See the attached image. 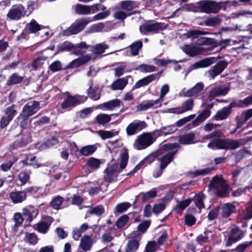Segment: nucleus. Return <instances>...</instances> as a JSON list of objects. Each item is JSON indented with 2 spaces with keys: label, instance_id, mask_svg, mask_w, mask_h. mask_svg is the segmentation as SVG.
Wrapping results in <instances>:
<instances>
[{
  "label": "nucleus",
  "instance_id": "1",
  "mask_svg": "<svg viewBox=\"0 0 252 252\" xmlns=\"http://www.w3.org/2000/svg\"><path fill=\"white\" fill-rule=\"evenodd\" d=\"M179 148L180 146L177 143H169L163 145L158 150L157 154L160 164L159 167L153 172V176L155 178H158L162 174L164 169L172 160Z\"/></svg>",
  "mask_w": 252,
  "mask_h": 252
},
{
  "label": "nucleus",
  "instance_id": "2",
  "mask_svg": "<svg viewBox=\"0 0 252 252\" xmlns=\"http://www.w3.org/2000/svg\"><path fill=\"white\" fill-rule=\"evenodd\" d=\"M128 159V152L125 150L121 156V169L118 168V165L116 163L109 164L104 171V179L105 182L110 183L116 178L123 169L126 166Z\"/></svg>",
  "mask_w": 252,
  "mask_h": 252
},
{
  "label": "nucleus",
  "instance_id": "3",
  "mask_svg": "<svg viewBox=\"0 0 252 252\" xmlns=\"http://www.w3.org/2000/svg\"><path fill=\"white\" fill-rule=\"evenodd\" d=\"M236 1L217 2L214 1H204L199 4V8L200 10L207 14L217 13L220 9L226 10V6L228 5H235L237 4Z\"/></svg>",
  "mask_w": 252,
  "mask_h": 252
},
{
  "label": "nucleus",
  "instance_id": "4",
  "mask_svg": "<svg viewBox=\"0 0 252 252\" xmlns=\"http://www.w3.org/2000/svg\"><path fill=\"white\" fill-rule=\"evenodd\" d=\"M242 145L241 140H233L230 139H214L210 142L207 147L213 150L223 149V150H235Z\"/></svg>",
  "mask_w": 252,
  "mask_h": 252
},
{
  "label": "nucleus",
  "instance_id": "5",
  "mask_svg": "<svg viewBox=\"0 0 252 252\" xmlns=\"http://www.w3.org/2000/svg\"><path fill=\"white\" fill-rule=\"evenodd\" d=\"M157 136L155 131L143 132L138 135L133 144V148L137 150L146 149L151 146L156 140Z\"/></svg>",
  "mask_w": 252,
  "mask_h": 252
},
{
  "label": "nucleus",
  "instance_id": "6",
  "mask_svg": "<svg viewBox=\"0 0 252 252\" xmlns=\"http://www.w3.org/2000/svg\"><path fill=\"white\" fill-rule=\"evenodd\" d=\"M64 94L66 95V97L64 99L61 105L58 107V110L60 113H63L62 109L65 110L74 107L85 102L88 99L87 96L85 95L79 94L71 95L67 92H65Z\"/></svg>",
  "mask_w": 252,
  "mask_h": 252
},
{
  "label": "nucleus",
  "instance_id": "7",
  "mask_svg": "<svg viewBox=\"0 0 252 252\" xmlns=\"http://www.w3.org/2000/svg\"><path fill=\"white\" fill-rule=\"evenodd\" d=\"M210 187L219 196L225 197L229 194V186L220 176L214 177L210 183Z\"/></svg>",
  "mask_w": 252,
  "mask_h": 252
},
{
  "label": "nucleus",
  "instance_id": "8",
  "mask_svg": "<svg viewBox=\"0 0 252 252\" xmlns=\"http://www.w3.org/2000/svg\"><path fill=\"white\" fill-rule=\"evenodd\" d=\"M105 9H106V8L104 5L99 3L94 4L90 6L78 4L75 6L76 13L79 15L94 14L98 11L103 10Z\"/></svg>",
  "mask_w": 252,
  "mask_h": 252
},
{
  "label": "nucleus",
  "instance_id": "9",
  "mask_svg": "<svg viewBox=\"0 0 252 252\" xmlns=\"http://www.w3.org/2000/svg\"><path fill=\"white\" fill-rule=\"evenodd\" d=\"M89 23H90L89 18L77 20L68 28L63 31V34L65 36L77 34L82 31Z\"/></svg>",
  "mask_w": 252,
  "mask_h": 252
},
{
  "label": "nucleus",
  "instance_id": "10",
  "mask_svg": "<svg viewBox=\"0 0 252 252\" xmlns=\"http://www.w3.org/2000/svg\"><path fill=\"white\" fill-rule=\"evenodd\" d=\"M39 109V104L38 102L32 101L29 102L23 107V111L18 119L23 118L26 121L28 118L36 113Z\"/></svg>",
  "mask_w": 252,
  "mask_h": 252
},
{
  "label": "nucleus",
  "instance_id": "11",
  "mask_svg": "<svg viewBox=\"0 0 252 252\" xmlns=\"http://www.w3.org/2000/svg\"><path fill=\"white\" fill-rule=\"evenodd\" d=\"M25 7L21 4L13 5L7 14V18L12 20H19L26 15Z\"/></svg>",
  "mask_w": 252,
  "mask_h": 252
},
{
  "label": "nucleus",
  "instance_id": "12",
  "mask_svg": "<svg viewBox=\"0 0 252 252\" xmlns=\"http://www.w3.org/2000/svg\"><path fill=\"white\" fill-rule=\"evenodd\" d=\"M147 126L145 121L136 120L130 123L126 127V130L128 136L135 135Z\"/></svg>",
  "mask_w": 252,
  "mask_h": 252
},
{
  "label": "nucleus",
  "instance_id": "13",
  "mask_svg": "<svg viewBox=\"0 0 252 252\" xmlns=\"http://www.w3.org/2000/svg\"><path fill=\"white\" fill-rule=\"evenodd\" d=\"M182 50L188 55L190 56H194L198 54H207L210 50L199 45H185L182 47Z\"/></svg>",
  "mask_w": 252,
  "mask_h": 252
},
{
  "label": "nucleus",
  "instance_id": "14",
  "mask_svg": "<svg viewBox=\"0 0 252 252\" xmlns=\"http://www.w3.org/2000/svg\"><path fill=\"white\" fill-rule=\"evenodd\" d=\"M244 232L237 227L233 228L229 232L228 239L226 242V246L229 247L233 243H235L241 239L244 236Z\"/></svg>",
  "mask_w": 252,
  "mask_h": 252
},
{
  "label": "nucleus",
  "instance_id": "15",
  "mask_svg": "<svg viewBox=\"0 0 252 252\" xmlns=\"http://www.w3.org/2000/svg\"><path fill=\"white\" fill-rule=\"evenodd\" d=\"M142 40H138L124 49L123 50V54L126 56H136L138 55L139 51L142 49Z\"/></svg>",
  "mask_w": 252,
  "mask_h": 252
},
{
  "label": "nucleus",
  "instance_id": "16",
  "mask_svg": "<svg viewBox=\"0 0 252 252\" xmlns=\"http://www.w3.org/2000/svg\"><path fill=\"white\" fill-rule=\"evenodd\" d=\"M229 91V87L226 86L222 85L213 87L211 88L209 92L208 99L211 101L216 97L225 95Z\"/></svg>",
  "mask_w": 252,
  "mask_h": 252
},
{
  "label": "nucleus",
  "instance_id": "17",
  "mask_svg": "<svg viewBox=\"0 0 252 252\" xmlns=\"http://www.w3.org/2000/svg\"><path fill=\"white\" fill-rule=\"evenodd\" d=\"M227 63L225 61H220L212 69H210L206 73L208 77L211 79L215 78L216 76L221 73L227 66Z\"/></svg>",
  "mask_w": 252,
  "mask_h": 252
},
{
  "label": "nucleus",
  "instance_id": "18",
  "mask_svg": "<svg viewBox=\"0 0 252 252\" xmlns=\"http://www.w3.org/2000/svg\"><path fill=\"white\" fill-rule=\"evenodd\" d=\"M162 104L159 102L157 99L146 100L138 104L136 107L138 111H146L150 108H157L161 106Z\"/></svg>",
  "mask_w": 252,
  "mask_h": 252
},
{
  "label": "nucleus",
  "instance_id": "19",
  "mask_svg": "<svg viewBox=\"0 0 252 252\" xmlns=\"http://www.w3.org/2000/svg\"><path fill=\"white\" fill-rule=\"evenodd\" d=\"M162 25L160 23L145 24L140 27V32L144 34L151 32L155 33L162 30Z\"/></svg>",
  "mask_w": 252,
  "mask_h": 252
},
{
  "label": "nucleus",
  "instance_id": "20",
  "mask_svg": "<svg viewBox=\"0 0 252 252\" xmlns=\"http://www.w3.org/2000/svg\"><path fill=\"white\" fill-rule=\"evenodd\" d=\"M94 243L93 239L89 235H85L80 240L79 249L80 252H87L91 250Z\"/></svg>",
  "mask_w": 252,
  "mask_h": 252
},
{
  "label": "nucleus",
  "instance_id": "21",
  "mask_svg": "<svg viewBox=\"0 0 252 252\" xmlns=\"http://www.w3.org/2000/svg\"><path fill=\"white\" fill-rule=\"evenodd\" d=\"M160 77L159 73L152 74L138 81L134 85L133 89H138L146 86L152 81L158 79Z\"/></svg>",
  "mask_w": 252,
  "mask_h": 252
},
{
  "label": "nucleus",
  "instance_id": "22",
  "mask_svg": "<svg viewBox=\"0 0 252 252\" xmlns=\"http://www.w3.org/2000/svg\"><path fill=\"white\" fill-rule=\"evenodd\" d=\"M119 114H112L110 115L100 113L98 114L94 120V122L98 125L102 126H105L107 124L111 121L112 117H118Z\"/></svg>",
  "mask_w": 252,
  "mask_h": 252
},
{
  "label": "nucleus",
  "instance_id": "23",
  "mask_svg": "<svg viewBox=\"0 0 252 252\" xmlns=\"http://www.w3.org/2000/svg\"><path fill=\"white\" fill-rule=\"evenodd\" d=\"M204 88V85L202 82H199L197 83L192 88L185 91H183L182 93L185 97H190L192 96H196L199 93L203 90Z\"/></svg>",
  "mask_w": 252,
  "mask_h": 252
},
{
  "label": "nucleus",
  "instance_id": "24",
  "mask_svg": "<svg viewBox=\"0 0 252 252\" xmlns=\"http://www.w3.org/2000/svg\"><path fill=\"white\" fill-rule=\"evenodd\" d=\"M91 56L89 55H86L78 59L73 60L67 66V68H77L87 63L91 60Z\"/></svg>",
  "mask_w": 252,
  "mask_h": 252
},
{
  "label": "nucleus",
  "instance_id": "25",
  "mask_svg": "<svg viewBox=\"0 0 252 252\" xmlns=\"http://www.w3.org/2000/svg\"><path fill=\"white\" fill-rule=\"evenodd\" d=\"M9 198L14 204L21 203L26 199V194L24 190H15L9 194Z\"/></svg>",
  "mask_w": 252,
  "mask_h": 252
},
{
  "label": "nucleus",
  "instance_id": "26",
  "mask_svg": "<svg viewBox=\"0 0 252 252\" xmlns=\"http://www.w3.org/2000/svg\"><path fill=\"white\" fill-rule=\"evenodd\" d=\"M51 218H48V221H41L36 224H34L32 226V228L37 231L38 232L45 234L47 232L52 221L50 220Z\"/></svg>",
  "mask_w": 252,
  "mask_h": 252
},
{
  "label": "nucleus",
  "instance_id": "27",
  "mask_svg": "<svg viewBox=\"0 0 252 252\" xmlns=\"http://www.w3.org/2000/svg\"><path fill=\"white\" fill-rule=\"evenodd\" d=\"M32 141V136L30 133L27 132L21 135L20 139L14 142L12 146L13 149L26 146Z\"/></svg>",
  "mask_w": 252,
  "mask_h": 252
},
{
  "label": "nucleus",
  "instance_id": "28",
  "mask_svg": "<svg viewBox=\"0 0 252 252\" xmlns=\"http://www.w3.org/2000/svg\"><path fill=\"white\" fill-rule=\"evenodd\" d=\"M121 101L119 99H115L103 103L99 105V108L103 110L112 111L120 106Z\"/></svg>",
  "mask_w": 252,
  "mask_h": 252
},
{
  "label": "nucleus",
  "instance_id": "29",
  "mask_svg": "<svg viewBox=\"0 0 252 252\" xmlns=\"http://www.w3.org/2000/svg\"><path fill=\"white\" fill-rule=\"evenodd\" d=\"M23 212L24 215L28 218L30 221H32L38 214V209L32 205L23 208Z\"/></svg>",
  "mask_w": 252,
  "mask_h": 252
},
{
  "label": "nucleus",
  "instance_id": "30",
  "mask_svg": "<svg viewBox=\"0 0 252 252\" xmlns=\"http://www.w3.org/2000/svg\"><path fill=\"white\" fill-rule=\"evenodd\" d=\"M202 18L201 17H198L196 19V21L198 25L201 26L205 25L207 26L215 27L219 25L221 21V19L219 16H217L208 18L203 23L199 21Z\"/></svg>",
  "mask_w": 252,
  "mask_h": 252
},
{
  "label": "nucleus",
  "instance_id": "31",
  "mask_svg": "<svg viewBox=\"0 0 252 252\" xmlns=\"http://www.w3.org/2000/svg\"><path fill=\"white\" fill-rule=\"evenodd\" d=\"M216 61V58L214 57L206 58L194 63L192 65L191 67L193 69L206 67L215 63Z\"/></svg>",
  "mask_w": 252,
  "mask_h": 252
},
{
  "label": "nucleus",
  "instance_id": "32",
  "mask_svg": "<svg viewBox=\"0 0 252 252\" xmlns=\"http://www.w3.org/2000/svg\"><path fill=\"white\" fill-rule=\"evenodd\" d=\"M234 107V103H231L228 107H223L213 117L214 120L220 121L225 119L230 113V109Z\"/></svg>",
  "mask_w": 252,
  "mask_h": 252
},
{
  "label": "nucleus",
  "instance_id": "33",
  "mask_svg": "<svg viewBox=\"0 0 252 252\" xmlns=\"http://www.w3.org/2000/svg\"><path fill=\"white\" fill-rule=\"evenodd\" d=\"M236 210L235 206L232 203H225L221 208V215L223 218L228 217Z\"/></svg>",
  "mask_w": 252,
  "mask_h": 252
},
{
  "label": "nucleus",
  "instance_id": "34",
  "mask_svg": "<svg viewBox=\"0 0 252 252\" xmlns=\"http://www.w3.org/2000/svg\"><path fill=\"white\" fill-rule=\"evenodd\" d=\"M194 139L195 135L193 133H188L179 136L178 141L181 144H191L196 142Z\"/></svg>",
  "mask_w": 252,
  "mask_h": 252
},
{
  "label": "nucleus",
  "instance_id": "35",
  "mask_svg": "<svg viewBox=\"0 0 252 252\" xmlns=\"http://www.w3.org/2000/svg\"><path fill=\"white\" fill-rule=\"evenodd\" d=\"M97 133L102 139L104 140L107 138H112L118 135L119 134V131H116L115 130L111 131L100 130L97 131Z\"/></svg>",
  "mask_w": 252,
  "mask_h": 252
},
{
  "label": "nucleus",
  "instance_id": "36",
  "mask_svg": "<svg viewBox=\"0 0 252 252\" xmlns=\"http://www.w3.org/2000/svg\"><path fill=\"white\" fill-rule=\"evenodd\" d=\"M108 48V45L104 43L97 44L92 48V53L96 56H99L104 53L105 50Z\"/></svg>",
  "mask_w": 252,
  "mask_h": 252
},
{
  "label": "nucleus",
  "instance_id": "37",
  "mask_svg": "<svg viewBox=\"0 0 252 252\" xmlns=\"http://www.w3.org/2000/svg\"><path fill=\"white\" fill-rule=\"evenodd\" d=\"M102 162L100 159L91 157L87 159L86 164L92 170H95L99 167Z\"/></svg>",
  "mask_w": 252,
  "mask_h": 252
},
{
  "label": "nucleus",
  "instance_id": "38",
  "mask_svg": "<svg viewBox=\"0 0 252 252\" xmlns=\"http://www.w3.org/2000/svg\"><path fill=\"white\" fill-rule=\"evenodd\" d=\"M191 199L190 198L179 201L175 207V210L177 213H181L186 207H187L191 203Z\"/></svg>",
  "mask_w": 252,
  "mask_h": 252
},
{
  "label": "nucleus",
  "instance_id": "39",
  "mask_svg": "<svg viewBox=\"0 0 252 252\" xmlns=\"http://www.w3.org/2000/svg\"><path fill=\"white\" fill-rule=\"evenodd\" d=\"M96 149V146L95 145H88L82 147L80 153L82 156L87 157L94 153Z\"/></svg>",
  "mask_w": 252,
  "mask_h": 252
},
{
  "label": "nucleus",
  "instance_id": "40",
  "mask_svg": "<svg viewBox=\"0 0 252 252\" xmlns=\"http://www.w3.org/2000/svg\"><path fill=\"white\" fill-rule=\"evenodd\" d=\"M97 88L96 87H93L92 82H90V87L87 91L90 98L94 100H97L100 98V93L97 92Z\"/></svg>",
  "mask_w": 252,
  "mask_h": 252
},
{
  "label": "nucleus",
  "instance_id": "41",
  "mask_svg": "<svg viewBox=\"0 0 252 252\" xmlns=\"http://www.w3.org/2000/svg\"><path fill=\"white\" fill-rule=\"evenodd\" d=\"M157 195V191L155 189L146 192H141L139 194V197H141L143 201L146 202L155 197Z\"/></svg>",
  "mask_w": 252,
  "mask_h": 252
},
{
  "label": "nucleus",
  "instance_id": "42",
  "mask_svg": "<svg viewBox=\"0 0 252 252\" xmlns=\"http://www.w3.org/2000/svg\"><path fill=\"white\" fill-rule=\"evenodd\" d=\"M211 115V111L209 109L203 110L193 122V125L194 126L197 125V123H201L208 118Z\"/></svg>",
  "mask_w": 252,
  "mask_h": 252
},
{
  "label": "nucleus",
  "instance_id": "43",
  "mask_svg": "<svg viewBox=\"0 0 252 252\" xmlns=\"http://www.w3.org/2000/svg\"><path fill=\"white\" fill-rule=\"evenodd\" d=\"M252 104V95L249 96L243 100H239L234 102V107H246Z\"/></svg>",
  "mask_w": 252,
  "mask_h": 252
},
{
  "label": "nucleus",
  "instance_id": "44",
  "mask_svg": "<svg viewBox=\"0 0 252 252\" xmlns=\"http://www.w3.org/2000/svg\"><path fill=\"white\" fill-rule=\"evenodd\" d=\"M64 200V198L61 196L58 195L54 197L50 202L51 206L54 209H61V205Z\"/></svg>",
  "mask_w": 252,
  "mask_h": 252
},
{
  "label": "nucleus",
  "instance_id": "45",
  "mask_svg": "<svg viewBox=\"0 0 252 252\" xmlns=\"http://www.w3.org/2000/svg\"><path fill=\"white\" fill-rule=\"evenodd\" d=\"M130 70L127 68V65L125 63H122L115 68V75L119 77L122 76L125 72H129Z\"/></svg>",
  "mask_w": 252,
  "mask_h": 252
},
{
  "label": "nucleus",
  "instance_id": "46",
  "mask_svg": "<svg viewBox=\"0 0 252 252\" xmlns=\"http://www.w3.org/2000/svg\"><path fill=\"white\" fill-rule=\"evenodd\" d=\"M136 70H139L141 72L150 73L155 71L156 67L154 65L143 63L139 65Z\"/></svg>",
  "mask_w": 252,
  "mask_h": 252
},
{
  "label": "nucleus",
  "instance_id": "47",
  "mask_svg": "<svg viewBox=\"0 0 252 252\" xmlns=\"http://www.w3.org/2000/svg\"><path fill=\"white\" fill-rule=\"evenodd\" d=\"M104 212V209L102 205H98L89 209L86 213V216H89V215L100 216Z\"/></svg>",
  "mask_w": 252,
  "mask_h": 252
},
{
  "label": "nucleus",
  "instance_id": "48",
  "mask_svg": "<svg viewBox=\"0 0 252 252\" xmlns=\"http://www.w3.org/2000/svg\"><path fill=\"white\" fill-rule=\"evenodd\" d=\"M209 34L207 31H201L198 30H190L187 32L186 35L188 37L195 38L201 35H207Z\"/></svg>",
  "mask_w": 252,
  "mask_h": 252
},
{
  "label": "nucleus",
  "instance_id": "49",
  "mask_svg": "<svg viewBox=\"0 0 252 252\" xmlns=\"http://www.w3.org/2000/svg\"><path fill=\"white\" fill-rule=\"evenodd\" d=\"M139 243L135 240H131L128 241L126 247V252H135L139 247Z\"/></svg>",
  "mask_w": 252,
  "mask_h": 252
},
{
  "label": "nucleus",
  "instance_id": "50",
  "mask_svg": "<svg viewBox=\"0 0 252 252\" xmlns=\"http://www.w3.org/2000/svg\"><path fill=\"white\" fill-rule=\"evenodd\" d=\"M103 12H100L98 13L97 14L95 15L93 18H89V21H90V22L94 21H98L100 20H103L106 18H107L110 14V11L108 10H103Z\"/></svg>",
  "mask_w": 252,
  "mask_h": 252
},
{
  "label": "nucleus",
  "instance_id": "51",
  "mask_svg": "<svg viewBox=\"0 0 252 252\" xmlns=\"http://www.w3.org/2000/svg\"><path fill=\"white\" fill-rule=\"evenodd\" d=\"M23 80L22 76H19L17 73H13L9 78L7 82V85H12L21 83Z\"/></svg>",
  "mask_w": 252,
  "mask_h": 252
},
{
  "label": "nucleus",
  "instance_id": "52",
  "mask_svg": "<svg viewBox=\"0 0 252 252\" xmlns=\"http://www.w3.org/2000/svg\"><path fill=\"white\" fill-rule=\"evenodd\" d=\"M240 217L244 220H249L252 218V208L248 203L246 209L240 213Z\"/></svg>",
  "mask_w": 252,
  "mask_h": 252
},
{
  "label": "nucleus",
  "instance_id": "53",
  "mask_svg": "<svg viewBox=\"0 0 252 252\" xmlns=\"http://www.w3.org/2000/svg\"><path fill=\"white\" fill-rule=\"evenodd\" d=\"M154 156L152 155H149V156L146 157L144 159L143 161H141L139 164L136 165L135 167L129 173L127 174V175L134 174V173L138 171L140 169L141 166L142 164H143V162H147L149 163H150L154 160Z\"/></svg>",
  "mask_w": 252,
  "mask_h": 252
},
{
  "label": "nucleus",
  "instance_id": "54",
  "mask_svg": "<svg viewBox=\"0 0 252 252\" xmlns=\"http://www.w3.org/2000/svg\"><path fill=\"white\" fill-rule=\"evenodd\" d=\"M13 220L15 222L14 229L15 231H17L18 228L23 223L24 219L20 213H16L14 215Z\"/></svg>",
  "mask_w": 252,
  "mask_h": 252
},
{
  "label": "nucleus",
  "instance_id": "55",
  "mask_svg": "<svg viewBox=\"0 0 252 252\" xmlns=\"http://www.w3.org/2000/svg\"><path fill=\"white\" fill-rule=\"evenodd\" d=\"M121 6L122 9L125 10L126 13L131 11L135 7V3L130 0H125L121 2Z\"/></svg>",
  "mask_w": 252,
  "mask_h": 252
},
{
  "label": "nucleus",
  "instance_id": "56",
  "mask_svg": "<svg viewBox=\"0 0 252 252\" xmlns=\"http://www.w3.org/2000/svg\"><path fill=\"white\" fill-rule=\"evenodd\" d=\"M193 105V100L191 99H188L182 103V105L181 106V108L183 111V113H184L187 111L191 110Z\"/></svg>",
  "mask_w": 252,
  "mask_h": 252
},
{
  "label": "nucleus",
  "instance_id": "57",
  "mask_svg": "<svg viewBox=\"0 0 252 252\" xmlns=\"http://www.w3.org/2000/svg\"><path fill=\"white\" fill-rule=\"evenodd\" d=\"M25 240L31 245H34L38 242L37 235L33 233H26L25 236Z\"/></svg>",
  "mask_w": 252,
  "mask_h": 252
},
{
  "label": "nucleus",
  "instance_id": "58",
  "mask_svg": "<svg viewBox=\"0 0 252 252\" xmlns=\"http://www.w3.org/2000/svg\"><path fill=\"white\" fill-rule=\"evenodd\" d=\"M126 83L123 79H119L113 82L111 85L113 90H123L126 86Z\"/></svg>",
  "mask_w": 252,
  "mask_h": 252
},
{
  "label": "nucleus",
  "instance_id": "59",
  "mask_svg": "<svg viewBox=\"0 0 252 252\" xmlns=\"http://www.w3.org/2000/svg\"><path fill=\"white\" fill-rule=\"evenodd\" d=\"M28 27L31 32L34 33L40 30L43 27L39 25L34 19L28 24Z\"/></svg>",
  "mask_w": 252,
  "mask_h": 252
},
{
  "label": "nucleus",
  "instance_id": "60",
  "mask_svg": "<svg viewBox=\"0 0 252 252\" xmlns=\"http://www.w3.org/2000/svg\"><path fill=\"white\" fill-rule=\"evenodd\" d=\"M169 86L167 84L163 85L161 87L160 91L159 97L158 99H157V100L159 101V102L160 104H162V101H163L164 96L169 92Z\"/></svg>",
  "mask_w": 252,
  "mask_h": 252
},
{
  "label": "nucleus",
  "instance_id": "61",
  "mask_svg": "<svg viewBox=\"0 0 252 252\" xmlns=\"http://www.w3.org/2000/svg\"><path fill=\"white\" fill-rule=\"evenodd\" d=\"M204 198L205 196L202 193H200L195 196L194 200L195 204L199 209L204 207L203 203Z\"/></svg>",
  "mask_w": 252,
  "mask_h": 252
},
{
  "label": "nucleus",
  "instance_id": "62",
  "mask_svg": "<svg viewBox=\"0 0 252 252\" xmlns=\"http://www.w3.org/2000/svg\"><path fill=\"white\" fill-rule=\"evenodd\" d=\"M104 24L103 23H98L91 25L89 31L90 32H97L102 31L104 28Z\"/></svg>",
  "mask_w": 252,
  "mask_h": 252
},
{
  "label": "nucleus",
  "instance_id": "63",
  "mask_svg": "<svg viewBox=\"0 0 252 252\" xmlns=\"http://www.w3.org/2000/svg\"><path fill=\"white\" fill-rule=\"evenodd\" d=\"M15 107L16 106L15 105H12L10 107H7L4 111L6 117L11 120L13 119L14 117L17 114V111L15 110Z\"/></svg>",
  "mask_w": 252,
  "mask_h": 252
},
{
  "label": "nucleus",
  "instance_id": "64",
  "mask_svg": "<svg viewBox=\"0 0 252 252\" xmlns=\"http://www.w3.org/2000/svg\"><path fill=\"white\" fill-rule=\"evenodd\" d=\"M195 117V115H190L188 117H184L178 121H177L175 125L177 127H181L184 125L188 122H189L191 120L193 119Z\"/></svg>",
  "mask_w": 252,
  "mask_h": 252
}]
</instances>
